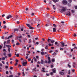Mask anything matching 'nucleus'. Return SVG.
I'll list each match as a JSON object with an SVG mask.
<instances>
[{
  "instance_id": "nucleus-1",
  "label": "nucleus",
  "mask_w": 77,
  "mask_h": 77,
  "mask_svg": "<svg viewBox=\"0 0 77 77\" xmlns=\"http://www.w3.org/2000/svg\"><path fill=\"white\" fill-rule=\"evenodd\" d=\"M47 41L48 42H50V41L52 43V44H53L54 42H55V41L53 39L51 40L50 39V38H48V39L47 40Z\"/></svg>"
},
{
  "instance_id": "nucleus-2",
  "label": "nucleus",
  "mask_w": 77,
  "mask_h": 77,
  "mask_svg": "<svg viewBox=\"0 0 77 77\" xmlns=\"http://www.w3.org/2000/svg\"><path fill=\"white\" fill-rule=\"evenodd\" d=\"M62 3L63 5H66L68 3V2L66 0H63L62 1Z\"/></svg>"
},
{
  "instance_id": "nucleus-3",
  "label": "nucleus",
  "mask_w": 77,
  "mask_h": 77,
  "mask_svg": "<svg viewBox=\"0 0 77 77\" xmlns=\"http://www.w3.org/2000/svg\"><path fill=\"white\" fill-rule=\"evenodd\" d=\"M66 10V8L63 7L62 9L61 13H63V12H65Z\"/></svg>"
},
{
  "instance_id": "nucleus-4",
  "label": "nucleus",
  "mask_w": 77,
  "mask_h": 77,
  "mask_svg": "<svg viewBox=\"0 0 77 77\" xmlns=\"http://www.w3.org/2000/svg\"><path fill=\"white\" fill-rule=\"evenodd\" d=\"M66 16H71V12L69 11H68L66 13Z\"/></svg>"
},
{
  "instance_id": "nucleus-5",
  "label": "nucleus",
  "mask_w": 77,
  "mask_h": 77,
  "mask_svg": "<svg viewBox=\"0 0 77 77\" xmlns=\"http://www.w3.org/2000/svg\"><path fill=\"white\" fill-rule=\"evenodd\" d=\"M59 74L61 75H65V73L63 72H60Z\"/></svg>"
},
{
  "instance_id": "nucleus-6",
  "label": "nucleus",
  "mask_w": 77,
  "mask_h": 77,
  "mask_svg": "<svg viewBox=\"0 0 77 77\" xmlns=\"http://www.w3.org/2000/svg\"><path fill=\"white\" fill-rule=\"evenodd\" d=\"M27 64V61H26L25 62H23L22 65H23V66H26V65Z\"/></svg>"
},
{
  "instance_id": "nucleus-7",
  "label": "nucleus",
  "mask_w": 77,
  "mask_h": 77,
  "mask_svg": "<svg viewBox=\"0 0 77 77\" xmlns=\"http://www.w3.org/2000/svg\"><path fill=\"white\" fill-rule=\"evenodd\" d=\"M11 17H12V16L11 15H9L6 18L7 19H9V18H11Z\"/></svg>"
},
{
  "instance_id": "nucleus-8",
  "label": "nucleus",
  "mask_w": 77,
  "mask_h": 77,
  "mask_svg": "<svg viewBox=\"0 0 77 77\" xmlns=\"http://www.w3.org/2000/svg\"><path fill=\"white\" fill-rule=\"evenodd\" d=\"M13 37V35H11L10 36H9L8 38H7V39H9L10 38H12Z\"/></svg>"
},
{
  "instance_id": "nucleus-9",
  "label": "nucleus",
  "mask_w": 77,
  "mask_h": 77,
  "mask_svg": "<svg viewBox=\"0 0 77 77\" xmlns=\"http://www.w3.org/2000/svg\"><path fill=\"white\" fill-rule=\"evenodd\" d=\"M53 1L54 3H56V2H57L59 1V0H53Z\"/></svg>"
},
{
  "instance_id": "nucleus-10",
  "label": "nucleus",
  "mask_w": 77,
  "mask_h": 77,
  "mask_svg": "<svg viewBox=\"0 0 77 77\" xmlns=\"http://www.w3.org/2000/svg\"><path fill=\"white\" fill-rule=\"evenodd\" d=\"M19 29L15 28L14 29V31H17V32H18Z\"/></svg>"
},
{
  "instance_id": "nucleus-11",
  "label": "nucleus",
  "mask_w": 77,
  "mask_h": 77,
  "mask_svg": "<svg viewBox=\"0 0 77 77\" xmlns=\"http://www.w3.org/2000/svg\"><path fill=\"white\" fill-rule=\"evenodd\" d=\"M52 70L53 71L52 72H53V73H56V70L53 69H52Z\"/></svg>"
},
{
  "instance_id": "nucleus-12",
  "label": "nucleus",
  "mask_w": 77,
  "mask_h": 77,
  "mask_svg": "<svg viewBox=\"0 0 77 77\" xmlns=\"http://www.w3.org/2000/svg\"><path fill=\"white\" fill-rule=\"evenodd\" d=\"M56 28H53V32H56Z\"/></svg>"
},
{
  "instance_id": "nucleus-13",
  "label": "nucleus",
  "mask_w": 77,
  "mask_h": 77,
  "mask_svg": "<svg viewBox=\"0 0 77 77\" xmlns=\"http://www.w3.org/2000/svg\"><path fill=\"white\" fill-rule=\"evenodd\" d=\"M22 37H23V36L22 35H21L17 37V39H18V38H22Z\"/></svg>"
},
{
  "instance_id": "nucleus-14",
  "label": "nucleus",
  "mask_w": 77,
  "mask_h": 77,
  "mask_svg": "<svg viewBox=\"0 0 77 77\" xmlns=\"http://www.w3.org/2000/svg\"><path fill=\"white\" fill-rule=\"evenodd\" d=\"M8 57H11L12 56V54L11 53L8 54Z\"/></svg>"
},
{
  "instance_id": "nucleus-15",
  "label": "nucleus",
  "mask_w": 77,
  "mask_h": 77,
  "mask_svg": "<svg viewBox=\"0 0 77 77\" xmlns=\"http://www.w3.org/2000/svg\"><path fill=\"white\" fill-rule=\"evenodd\" d=\"M61 45L62 46H65V45L64 44L63 42H61Z\"/></svg>"
},
{
  "instance_id": "nucleus-16",
  "label": "nucleus",
  "mask_w": 77,
  "mask_h": 77,
  "mask_svg": "<svg viewBox=\"0 0 77 77\" xmlns=\"http://www.w3.org/2000/svg\"><path fill=\"white\" fill-rule=\"evenodd\" d=\"M6 46L7 47H8V48H9V47H11V46H10L9 45H6Z\"/></svg>"
},
{
  "instance_id": "nucleus-17",
  "label": "nucleus",
  "mask_w": 77,
  "mask_h": 77,
  "mask_svg": "<svg viewBox=\"0 0 77 77\" xmlns=\"http://www.w3.org/2000/svg\"><path fill=\"white\" fill-rule=\"evenodd\" d=\"M41 63L42 64H44V61L43 60H41Z\"/></svg>"
},
{
  "instance_id": "nucleus-18",
  "label": "nucleus",
  "mask_w": 77,
  "mask_h": 77,
  "mask_svg": "<svg viewBox=\"0 0 77 77\" xmlns=\"http://www.w3.org/2000/svg\"><path fill=\"white\" fill-rule=\"evenodd\" d=\"M41 54L42 55H44V54H45V53L44 52H41Z\"/></svg>"
},
{
  "instance_id": "nucleus-19",
  "label": "nucleus",
  "mask_w": 77,
  "mask_h": 77,
  "mask_svg": "<svg viewBox=\"0 0 77 77\" xmlns=\"http://www.w3.org/2000/svg\"><path fill=\"white\" fill-rule=\"evenodd\" d=\"M14 54L15 55H16V56L17 57H19V54Z\"/></svg>"
},
{
  "instance_id": "nucleus-20",
  "label": "nucleus",
  "mask_w": 77,
  "mask_h": 77,
  "mask_svg": "<svg viewBox=\"0 0 77 77\" xmlns=\"http://www.w3.org/2000/svg\"><path fill=\"white\" fill-rule=\"evenodd\" d=\"M70 71H71V70H69L68 71V74H71V72H70Z\"/></svg>"
},
{
  "instance_id": "nucleus-21",
  "label": "nucleus",
  "mask_w": 77,
  "mask_h": 77,
  "mask_svg": "<svg viewBox=\"0 0 77 77\" xmlns=\"http://www.w3.org/2000/svg\"><path fill=\"white\" fill-rule=\"evenodd\" d=\"M8 51L9 53H10V52H11V48H8Z\"/></svg>"
},
{
  "instance_id": "nucleus-22",
  "label": "nucleus",
  "mask_w": 77,
  "mask_h": 77,
  "mask_svg": "<svg viewBox=\"0 0 77 77\" xmlns=\"http://www.w3.org/2000/svg\"><path fill=\"white\" fill-rule=\"evenodd\" d=\"M68 2L71 3H72V0H68Z\"/></svg>"
},
{
  "instance_id": "nucleus-23",
  "label": "nucleus",
  "mask_w": 77,
  "mask_h": 77,
  "mask_svg": "<svg viewBox=\"0 0 77 77\" xmlns=\"http://www.w3.org/2000/svg\"><path fill=\"white\" fill-rule=\"evenodd\" d=\"M56 54H57L55 52H54V53L52 54V55L53 56H54V55H56Z\"/></svg>"
},
{
  "instance_id": "nucleus-24",
  "label": "nucleus",
  "mask_w": 77,
  "mask_h": 77,
  "mask_svg": "<svg viewBox=\"0 0 77 77\" xmlns=\"http://www.w3.org/2000/svg\"><path fill=\"white\" fill-rule=\"evenodd\" d=\"M26 26H28V27H30V25L29 24H26Z\"/></svg>"
},
{
  "instance_id": "nucleus-25",
  "label": "nucleus",
  "mask_w": 77,
  "mask_h": 77,
  "mask_svg": "<svg viewBox=\"0 0 77 77\" xmlns=\"http://www.w3.org/2000/svg\"><path fill=\"white\" fill-rule=\"evenodd\" d=\"M34 29L33 28V27L31 26H30V27H29V29Z\"/></svg>"
},
{
  "instance_id": "nucleus-26",
  "label": "nucleus",
  "mask_w": 77,
  "mask_h": 77,
  "mask_svg": "<svg viewBox=\"0 0 77 77\" xmlns=\"http://www.w3.org/2000/svg\"><path fill=\"white\" fill-rule=\"evenodd\" d=\"M73 49L74 50H75V49H77V47L76 46H75V47H74V48H73Z\"/></svg>"
},
{
  "instance_id": "nucleus-27",
  "label": "nucleus",
  "mask_w": 77,
  "mask_h": 77,
  "mask_svg": "<svg viewBox=\"0 0 77 77\" xmlns=\"http://www.w3.org/2000/svg\"><path fill=\"white\" fill-rule=\"evenodd\" d=\"M16 45H20V43L19 42H17L16 43Z\"/></svg>"
},
{
  "instance_id": "nucleus-28",
  "label": "nucleus",
  "mask_w": 77,
  "mask_h": 77,
  "mask_svg": "<svg viewBox=\"0 0 77 77\" xmlns=\"http://www.w3.org/2000/svg\"><path fill=\"white\" fill-rule=\"evenodd\" d=\"M19 41L20 42H22V41H21V39H20V38H19Z\"/></svg>"
},
{
  "instance_id": "nucleus-29",
  "label": "nucleus",
  "mask_w": 77,
  "mask_h": 77,
  "mask_svg": "<svg viewBox=\"0 0 77 77\" xmlns=\"http://www.w3.org/2000/svg\"><path fill=\"white\" fill-rule=\"evenodd\" d=\"M52 62H55V60L54 59H52Z\"/></svg>"
},
{
  "instance_id": "nucleus-30",
  "label": "nucleus",
  "mask_w": 77,
  "mask_h": 77,
  "mask_svg": "<svg viewBox=\"0 0 77 77\" xmlns=\"http://www.w3.org/2000/svg\"><path fill=\"white\" fill-rule=\"evenodd\" d=\"M45 49H46V50H48V45H46L45 47Z\"/></svg>"
},
{
  "instance_id": "nucleus-31",
  "label": "nucleus",
  "mask_w": 77,
  "mask_h": 77,
  "mask_svg": "<svg viewBox=\"0 0 77 77\" xmlns=\"http://www.w3.org/2000/svg\"><path fill=\"white\" fill-rule=\"evenodd\" d=\"M48 63H51V61L50 60H49L48 61Z\"/></svg>"
},
{
  "instance_id": "nucleus-32",
  "label": "nucleus",
  "mask_w": 77,
  "mask_h": 77,
  "mask_svg": "<svg viewBox=\"0 0 77 77\" xmlns=\"http://www.w3.org/2000/svg\"><path fill=\"white\" fill-rule=\"evenodd\" d=\"M2 60H5V57H3L2 58Z\"/></svg>"
},
{
  "instance_id": "nucleus-33",
  "label": "nucleus",
  "mask_w": 77,
  "mask_h": 77,
  "mask_svg": "<svg viewBox=\"0 0 77 77\" xmlns=\"http://www.w3.org/2000/svg\"><path fill=\"white\" fill-rule=\"evenodd\" d=\"M35 15V14L33 13H32V14H31V15L32 16H33L34 15Z\"/></svg>"
},
{
  "instance_id": "nucleus-34",
  "label": "nucleus",
  "mask_w": 77,
  "mask_h": 77,
  "mask_svg": "<svg viewBox=\"0 0 77 77\" xmlns=\"http://www.w3.org/2000/svg\"><path fill=\"white\" fill-rule=\"evenodd\" d=\"M53 72H50V75H53Z\"/></svg>"
},
{
  "instance_id": "nucleus-35",
  "label": "nucleus",
  "mask_w": 77,
  "mask_h": 77,
  "mask_svg": "<svg viewBox=\"0 0 77 77\" xmlns=\"http://www.w3.org/2000/svg\"><path fill=\"white\" fill-rule=\"evenodd\" d=\"M69 67V68H71V65H69V64H68L67 65Z\"/></svg>"
},
{
  "instance_id": "nucleus-36",
  "label": "nucleus",
  "mask_w": 77,
  "mask_h": 77,
  "mask_svg": "<svg viewBox=\"0 0 77 77\" xmlns=\"http://www.w3.org/2000/svg\"><path fill=\"white\" fill-rule=\"evenodd\" d=\"M6 25H4V27H3V28L6 29Z\"/></svg>"
},
{
  "instance_id": "nucleus-37",
  "label": "nucleus",
  "mask_w": 77,
  "mask_h": 77,
  "mask_svg": "<svg viewBox=\"0 0 77 77\" xmlns=\"http://www.w3.org/2000/svg\"><path fill=\"white\" fill-rule=\"evenodd\" d=\"M71 6V4H70L69 3L68 4V6L69 7H70V6Z\"/></svg>"
},
{
  "instance_id": "nucleus-38",
  "label": "nucleus",
  "mask_w": 77,
  "mask_h": 77,
  "mask_svg": "<svg viewBox=\"0 0 77 77\" xmlns=\"http://www.w3.org/2000/svg\"><path fill=\"white\" fill-rule=\"evenodd\" d=\"M49 53H53V51H52V50L50 51H49Z\"/></svg>"
},
{
  "instance_id": "nucleus-39",
  "label": "nucleus",
  "mask_w": 77,
  "mask_h": 77,
  "mask_svg": "<svg viewBox=\"0 0 77 77\" xmlns=\"http://www.w3.org/2000/svg\"><path fill=\"white\" fill-rule=\"evenodd\" d=\"M28 61L30 62L31 60V58H29L28 60Z\"/></svg>"
},
{
  "instance_id": "nucleus-40",
  "label": "nucleus",
  "mask_w": 77,
  "mask_h": 77,
  "mask_svg": "<svg viewBox=\"0 0 77 77\" xmlns=\"http://www.w3.org/2000/svg\"><path fill=\"white\" fill-rule=\"evenodd\" d=\"M53 26L54 27H56V26H57V25L55 24H53Z\"/></svg>"
},
{
  "instance_id": "nucleus-41",
  "label": "nucleus",
  "mask_w": 77,
  "mask_h": 77,
  "mask_svg": "<svg viewBox=\"0 0 77 77\" xmlns=\"http://www.w3.org/2000/svg\"><path fill=\"white\" fill-rule=\"evenodd\" d=\"M73 36H74L75 37V36H77V35H76V34L75 33V34H74Z\"/></svg>"
},
{
  "instance_id": "nucleus-42",
  "label": "nucleus",
  "mask_w": 77,
  "mask_h": 77,
  "mask_svg": "<svg viewBox=\"0 0 77 77\" xmlns=\"http://www.w3.org/2000/svg\"><path fill=\"white\" fill-rule=\"evenodd\" d=\"M49 16V14H45V16L46 17H48V16Z\"/></svg>"
},
{
  "instance_id": "nucleus-43",
  "label": "nucleus",
  "mask_w": 77,
  "mask_h": 77,
  "mask_svg": "<svg viewBox=\"0 0 77 77\" xmlns=\"http://www.w3.org/2000/svg\"><path fill=\"white\" fill-rule=\"evenodd\" d=\"M48 60H50V57H48Z\"/></svg>"
},
{
  "instance_id": "nucleus-44",
  "label": "nucleus",
  "mask_w": 77,
  "mask_h": 77,
  "mask_svg": "<svg viewBox=\"0 0 77 77\" xmlns=\"http://www.w3.org/2000/svg\"><path fill=\"white\" fill-rule=\"evenodd\" d=\"M59 11H60V12L61 13H62V10H61L60 9H59Z\"/></svg>"
},
{
  "instance_id": "nucleus-45",
  "label": "nucleus",
  "mask_w": 77,
  "mask_h": 77,
  "mask_svg": "<svg viewBox=\"0 0 77 77\" xmlns=\"http://www.w3.org/2000/svg\"><path fill=\"white\" fill-rule=\"evenodd\" d=\"M53 67H54L53 65H51V68H53Z\"/></svg>"
},
{
  "instance_id": "nucleus-46",
  "label": "nucleus",
  "mask_w": 77,
  "mask_h": 77,
  "mask_svg": "<svg viewBox=\"0 0 77 77\" xmlns=\"http://www.w3.org/2000/svg\"><path fill=\"white\" fill-rule=\"evenodd\" d=\"M3 51L4 52H5V51H6H6L5 49H3Z\"/></svg>"
},
{
  "instance_id": "nucleus-47",
  "label": "nucleus",
  "mask_w": 77,
  "mask_h": 77,
  "mask_svg": "<svg viewBox=\"0 0 77 77\" xmlns=\"http://www.w3.org/2000/svg\"><path fill=\"white\" fill-rule=\"evenodd\" d=\"M35 57L36 59H38L39 58V57L38 56H36Z\"/></svg>"
},
{
  "instance_id": "nucleus-48",
  "label": "nucleus",
  "mask_w": 77,
  "mask_h": 77,
  "mask_svg": "<svg viewBox=\"0 0 77 77\" xmlns=\"http://www.w3.org/2000/svg\"><path fill=\"white\" fill-rule=\"evenodd\" d=\"M57 44H58V43H57V42H55V45H57Z\"/></svg>"
},
{
  "instance_id": "nucleus-49",
  "label": "nucleus",
  "mask_w": 77,
  "mask_h": 77,
  "mask_svg": "<svg viewBox=\"0 0 77 77\" xmlns=\"http://www.w3.org/2000/svg\"><path fill=\"white\" fill-rule=\"evenodd\" d=\"M30 42H31V39H30L29 40V42L28 43H30Z\"/></svg>"
},
{
  "instance_id": "nucleus-50",
  "label": "nucleus",
  "mask_w": 77,
  "mask_h": 77,
  "mask_svg": "<svg viewBox=\"0 0 77 77\" xmlns=\"http://www.w3.org/2000/svg\"><path fill=\"white\" fill-rule=\"evenodd\" d=\"M13 76H14L13 75H10L9 76V77H13Z\"/></svg>"
},
{
  "instance_id": "nucleus-51",
  "label": "nucleus",
  "mask_w": 77,
  "mask_h": 77,
  "mask_svg": "<svg viewBox=\"0 0 77 77\" xmlns=\"http://www.w3.org/2000/svg\"><path fill=\"white\" fill-rule=\"evenodd\" d=\"M75 9H77V6H75Z\"/></svg>"
},
{
  "instance_id": "nucleus-52",
  "label": "nucleus",
  "mask_w": 77,
  "mask_h": 77,
  "mask_svg": "<svg viewBox=\"0 0 77 77\" xmlns=\"http://www.w3.org/2000/svg\"><path fill=\"white\" fill-rule=\"evenodd\" d=\"M3 24H5L6 23V21H3Z\"/></svg>"
},
{
  "instance_id": "nucleus-53",
  "label": "nucleus",
  "mask_w": 77,
  "mask_h": 77,
  "mask_svg": "<svg viewBox=\"0 0 77 77\" xmlns=\"http://www.w3.org/2000/svg\"><path fill=\"white\" fill-rule=\"evenodd\" d=\"M21 74V73H20V72H19L18 73V75H20Z\"/></svg>"
},
{
  "instance_id": "nucleus-54",
  "label": "nucleus",
  "mask_w": 77,
  "mask_h": 77,
  "mask_svg": "<svg viewBox=\"0 0 77 77\" xmlns=\"http://www.w3.org/2000/svg\"><path fill=\"white\" fill-rule=\"evenodd\" d=\"M48 45H49V46L51 47V44L50 43H49L48 44Z\"/></svg>"
},
{
  "instance_id": "nucleus-55",
  "label": "nucleus",
  "mask_w": 77,
  "mask_h": 77,
  "mask_svg": "<svg viewBox=\"0 0 77 77\" xmlns=\"http://www.w3.org/2000/svg\"><path fill=\"white\" fill-rule=\"evenodd\" d=\"M15 61H16V62H17H17H18L19 61H18V60H15Z\"/></svg>"
},
{
  "instance_id": "nucleus-56",
  "label": "nucleus",
  "mask_w": 77,
  "mask_h": 77,
  "mask_svg": "<svg viewBox=\"0 0 77 77\" xmlns=\"http://www.w3.org/2000/svg\"><path fill=\"white\" fill-rule=\"evenodd\" d=\"M8 66H5V68H6L7 69H8Z\"/></svg>"
},
{
  "instance_id": "nucleus-57",
  "label": "nucleus",
  "mask_w": 77,
  "mask_h": 77,
  "mask_svg": "<svg viewBox=\"0 0 77 77\" xmlns=\"http://www.w3.org/2000/svg\"><path fill=\"white\" fill-rule=\"evenodd\" d=\"M10 69H11V70L13 69V67H10Z\"/></svg>"
},
{
  "instance_id": "nucleus-58",
  "label": "nucleus",
  "mask_w": 77,
  "mask_h": 77,
  "mask_svg": "<svg viewBox=\"0 0 77 77\" xmlns=\"http://www.w3.org/2000/svg\"><path fill=\"white\" fill-rule=\"evenodd\" d=\"M3 54L4 56H5V55H6V53H4Z\"/></svg>"
},
{
  "instance_id": "nucleus-59",
  "label": "nucleus",
  "mask_w": 77,
  "mask_h": 77,
  "mask_svg": "<svg viewBox=\"0 0 77 77\" xmlns=\"http://www.w3.org/2000/svg\"><path fill=\"white\" fill-rule=\"evenodd\" d=\"M34 61L36 62V61H37V60H36V58L34 59Z\"/></svg>"
},
{
  "instance_id": "nucleus-60",
  "label": "nucleus",
  "mask_w": 77,
  "mask_h": 77,
  "mask_svg": "<svg viewBox=\"0 0 77 77\" xmlns=\"http://www.w3.org/2000/svg\"><path fill=\"white\" fill-rule=\"evenodd\" d=\"M36 44H37V45H38L39 44V42H36Z\"/></svg>"
},
{
  "instance_id": "nucleus-61",
  "label": "nucleus",
  "mask_w": 77,
  "mask_h": 77,
  "mask_svg": "<svg viewBox=\"0 0 77 77\" xmlns=\"http://www.w3.org/2000/svg\"><path fill=\"white\" fill-rule=\"evenodd\" d=\"M5 16V14H3L2 15V17H4Z\"/></svg>"
},
{
  "instance_id": "nucleus-62",
  "label": "nucleus",
  "mask_w": 77,
  "mask_h": 77,
  "mask_svg": "<svg viewBox=\"0 0 77 77\" xmlns=\"http://www.w3.org/2000/svg\"><path fill=\"white\" fill-rule=\"evenodd\" d=\"M49 74H48V73H46V75L47 76H49Z\"/></svg>"
},
{
  "instance_id": "nucleus-63",
  "label": "nucleus",
  "mask_w": 77,
  "mask_h": 77,
  "mask_svg": "<svg viewBox=\"0 0 77 77\" xmlns=\"http://www.w3.org/2000/svg\"><path fill=\"white\" fill-rule=\"evenodd\" d=\"M23 28H21V31H23Z\"/></svg>"
},
{
  "instance_id": "nucleus-64",
  "label": "nucleus",
  "mask_w": 77,
  "mask_h": 77,
  "mask_svg": "<svg viewBox=\"0 0 77 77\" xmlns=\"http://www.w3.org/2000/svg\"><path fill=\"white\" fill-rule=\"evenodd\" d=\"M28 10H29V8H26V11H28Z\"/></svg>"
}]
</instances>
